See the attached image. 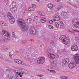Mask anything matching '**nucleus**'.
Instances as JSON below:
<instances>
[{
  "instance_id": "aec40b11",
  "label": "nucleus",
  "mask_w": 79,
  "mask_h": 79,
  "mask_svg": "<svg viewBox=\"0 0 79 79\" xmlns=\"http://www.w3.org/2000/svg\"><path fill=\"white\" fill-rule=\"evenodd\" d=\"M29 53H31L30 54V56L31 57H34L35 56L34 55V52L32 51H30L29 52Z\"/></svg>"
},
{
  "instance_id": "e433bc0d",
  "label": "nucleus",
  "mask_w": 79,
  "mask_h": 79,
  "mask_svg": "<svg viewBox=\"0 0 79 79\" xmlns=\"http://www.w3.org/2000/svg\"><path fill=\"white\" fill-rule=\"evenodd\" d=\"M48 27L49 29H53L54 28L53 27L51 26L50 25H49Z\"/></svg>"
},
{
  "instance_id": "bb28decb",
  "label": "nucleus",
  "mask_w": 79,
  "mask_h": 79,
  "mask_svg": "<svg viewBox=\"0 0 79 79\" xmlns=\"http://www.w3.org/2000/svg\"><path fill=\"white\" fill-rule=\"evenodd\" d=\"M8 77L9 79H16V78H15V77L11 76V75H9Z\"/></svg>"
},
{
  "instance_id": "de8ad7c7",
  "label": "nucleus",
  "mask_w": 79,
  "mask_h": 79,
  "mask_svg": "<svg viewBox=\"0 0 79 79\" xmlns=\"http://www.w3.org/2000/svg\"><path fill=\"white\" fill-rule=\"evenodd\" d=\"M53 21L51 20L49 21V23L50 24H53Z\"/></svg>"
},
{
  "instance_id": "cd10ccee",
  "label": "nucleus",
  "mask_w": 79,
  "mask_h": 79,
  "mask_svg": "<svg viewBox=\"0 0 79 79\" xmlns=\"http://www.w3.org/2000/svg\"><path fill=\"white\" fill-rule=\"evenodd\" d=\"M25 11H26V8H25V7H23L22 10V11H21L22 13H25Z\"/></svg>"
},
{
  "instance_id": "1a4fd4ad",
  "label": "nucleus",
  "mask_w": 79,
  "mask_h": 79,
  "mask_svg": "<svg viewBox=\"0 0 79 79\" xmlns=\"http://www.w3.org/2000/svg\"><path fill=\"white\" fill-rule=\"evenodd\" d=\"M76 67V63L74 62H71L69 65V67L70 69L74 68Z\"/></svg>"
},
{
  "instance_id": "6e6d98bb",
  "label": "nucleus",
  "mask_w": 79,
  "mask_h": 79,
  "mask_svg": "<svg viewBox=\"0 0 79 79\" xmlns=\"http://www.w3.org/2000/svg\"><path fill=\"white\" fill-rule=\"evenodd\" d=\"M55 1H56L57 2H61V0H55Z\"/></svg>"
},
{
  "instance_id": "a211bd4d",
  "label": "nucleus",
  "mask_w": 79,
  "mask_h": 79,
  "mask_svg": "<svg viewBox=\"0 0 79 79\" xmlns=\"http://www.w3.org/2000/svg\"><path fill=\"white\" fill-rule=\"evenodd\" d=\"M54 19L56 21H59V20H60V17L56 15H54Z\"/></svg>"
},
{
  "instance_id": "423d86ee",
  "label": "nucleus",
  "mask_w": 79,
  "mask_h": 79,
  "mask_svg": "<svg viewBox=\"0 0 79 79\" xmlns=\"http://www.w3.org/2000/svg\"><path fill=\"white\" fill-rule=\"evenodd\" d=\"M45 58L41 57L39 58L38 59L37 62L39 64H43L45 62Z\"/></svg>"
},
{
  "instance_id": "c9c22d12",
  "label": "nucleus",
  "mask_w": 79,
  "mask_h": 79,
  "mask_svg": "<svg viewBox=\"0 0 79 79\" xmlns=\"http://www.w3.org/2000/svg\"><path fill=\"white\" fill-rule=\"evenodd\" d=\"M55 26H56V27H60V25H59V24L56 23H55Z\"/></svg>"
},
{
  "instance_id": "c85d7f7f",
  "label": "nucleus",
  "mask_w": 79,
  "mask_h": 79,
  "mask_svg": "<svg viewBox=\"0 0 79 79\" xmlns=\"http://www.w3.org/2000/svg\"><path fill=\"white\" fill-rule=\"evenodd\" d=\"M28 10L29 11H34V10H35V9L33 8V7H31L28 8Z\"/></svg>"
},
{
  "instance_id": "09e8293b",
  "label": "nucleus",
  "mask_w": 79,
  "mask_h": 79,
  "mask_svg": "<svg viewBox=\"0 0 79 79\" xmlns=\"http://www.w3.org/2000/svg\"><path fill=\"white\" fill-rule=\"evenodd\" d=\"M68 31L69 34H72V31H71L70 30H68Z\"/></svg>"
},
{
  "instance_id": "338daca9",
  "label": "nucleus",
  "mask_w": 79,
  "mask_h": 79,
  "mask_svg": "<svg viewBox=\"0 0 79 79\" xmlns=\"http://www.w3.org/2000/svg\"><path fill=\"white\" fill-rule=\"evenodd\" d=\"M6 61H7V62H8V61H9V60H6Z\"/></svg>"
},
{
  "instance_id": "8fccbe9b",
  "label": "nucleus",
  "mask_w": 79,
  "mask_h": 79,
  "mask_svg": "<svg viewBox=\"0 0 79 79\" xmlns=\"http://www.w3.org/2000/svg\"><path fill=\"white\" fill-rule=\"evenodd\" d=\"M36 76H39V77H43L44 76V75H42V76L39 75H37Z\"/></svg>"
},
{
  "instance_id": "2f4dec72",
  "label": "nucleus",
  "mask_w": 79,
  "mask_h": 79,
  "mask_svg": "<svg viewBox=\"0 0 79 79\" xmlns=\"http://www.w3.org/2000/svg\"><path fill=\"white\" fill-rule=\"evenodd\" d=\"M52 64H55V65L57 64H58V62H57V60H54L53 62H52Z\"/></svg>"
},
{
  "instance_id": "0eeeda50",
  "label": "nucleus",
  "mask_w": 79,
  "mask_h": 79,
  "mask_svg": "<svg viewBox=\"0 0 79 79\" xmlns=\"http://www.w3.org/2000/svg\"><path fill=\"white\" fill-rule=\"evenodd\" d=\"M61 15L62 18L64 19H68V15H67L66 12L64 11H62L61 13Z\"/></svg>"
},
{
  "instance_id": "69168bd1",
  "label": "nucleus",
  "mask_w": 79,
  "mask_h": 79,
  "mask_svg": "<svg viewBox=\"0 0 79 79\" xmlns=\"http://www.w3.org/2000/svg\"><path fill=\"white\" fill-rule=\"evenodd\" d=\"M16 53H19V52H18V51H16Z\"/></svg>"
},
{
  "instance_id": "052dcab7",
  "label": "nucleus",
  "mask_w": 79,
  "mask_h": 79,
  "mask_svg": "<svg viewBox=\"0 0 79 79\" xmlns=\"http://www.w3.org/2000/svg\"><path fill=\"white\" fill-rule=\"evenodd\" d=\"M52 21H54V22H55V21H56V20L55 19H53Z\"/></svg>"
},
{
  "instance_id": "ea45409f",
  "label": "nucleus",
  "mask_w": 79,
  "mask_h": 79,
  "mask_svg": "<svg viewBox=\"0 0 79 79\" xmlns=\"http://www.w3.org/2000/svg\"><path fill=\"white\" fill-rule=\"evenodd\" d=\"M31 63H35V60H34L31 59Z\"/></svg>"
},
{
  "instance_id": "9b49d317",
  "label": "nucleus",
  "mask_w": 79,
  "mask_h": 79,
  "mask_svg": "<svg viewBox=\"0 0 79 79\" xmlns=\"http://www.w3.org/2000/svg\"><path fill=\"white\" fill-rule=\"evenodd\" d=\"M14 61L15 63H18L19 64H21L22 65H24V63L23 62H22L21 60L15 59L14 60Z\"/></svg>"
},
{
  "instance_id": "4c0bfd02",
  "label": "nucleus",
  "mask_w": 79,
  "mask_h": 79,
  "mask_svg": "<svg viewBox=\"0 0 79 79\" xmlns=\"http://www.w3.org/2000/svg\"><path fill=\"white\" fill-rule=\"evenodd\" d=\"M60 27L61 29H63V28H64L65 27V26L63 25H60Z\"/></svg>"
},
{
  "instance_id": "4d7b16f0",
  "label": "nucleus",
  "mask_w": 79,
  "mask_h": 79,
  "mask_svg": "<svg viewBox=\"0 0 79 79\" xmlns=\"http://www.w3.org/2000/svg\"><path fill=\"white\" fill-rule=\"evenodd\" d=\"M59 22L61 24H63V22L61 21H60Z\"/></svg>"
},
{
  "instance_id": "4be33fe9",
  "label": "nucleus",
  "mask_w": 79,
  "mask_h": 79,
  "mask_svg": "<svg viewBox=\"0 0 79 79\" xmlns=\"http://www.w3.org/2000/svg\"><path fill=\"white\" fill-rule=\"evenodd\" d=\"M63 7V6H59L57 7V8L56 9V11H58L59 10H60V9H61Z\"/></svg>"
},
{
  "instance_id": "c03bdc74",
  "label": "nucleus",
  "mask_w": 79,
  "mask_h": 79,
  "mask_svg": "<svg viewBox=\"0 0 79 79\" xmlns=\"http://www.w3.org/2000/svg\"><path fill=\"white\" fill-rule=\"evenodd\" d=\"M51 52V50L50 49H48L47 51V53H50Z\"/></svg>"
},
{
  "instance_id": "f3484780",
  "label": "nucleus",
  "mask_w": 79,
  "mask_h": 79,
  "mask_svg": "<svg viewBox=\"0 0 79 79\" xmlns=\"http://www.w3.org/2000/svg\"><path fill=\"white\" fill-rule=\"evenodd\" d=\"M67 4L69 5H70V6H74V7H75V8H77V7L76 6V5H74V4L71 3L69 2H67Z\"/></svg>"
},
{
  "instance_id": "3c124183",
  "label": "nucleus",
  "mask_w": 79,
  "mask_h": 79,
  "mask_svg": "<svg viewBox=\"0 0 79 79\" xmlns=\"http://www.w3.org/2000/svg\"><path fill=\"white\" fill-rule=\"evenodd\" d=\"M36 24H37L38 26H40V23L37 22L36 23Z\"/></svg>"
},
{
  "instance_id": "ddd939ff",
  "label": "nucleus",
  "mask_w": 79,
  "mask_h": 79,
  "mask_svg": "<svg viewBox=\"0 0 79 79\" xmlns=\"http://www.w3.org/2000/svg\"><path fill=\"white\" fill-rule=\"evenodd\" d=\"M19 74L18 75H17L16 76V77L17 78V79H21V77H22V76H23L21 74V72L19 71L18 70V74Z\"/></svg>"
},
{
  "instance_id": "a878e982",
  "label": "nucleus",
  "mask_w": 79,
  "mask_h": 79,
  "mask_svg": "<svg viewBox=\"0 0 79 79\" xmlns=\"http://www.w3.org/2000/svg\"><path fill=\"white\" fill-rule=\"evenodd\" d=\"M22 70H23V73H25V74H29V72L28 71L25 70V69H23Z\"/></svg>"
},
{
  "instance_id": "7ed1b4c3",
  "label": "nucleus",
  "mask_w": 79,
  "mask_h": 79,
  "mask_svg": "<svg viewBox=\"0 0 79 79\" xmlns=\"http://www.w3.org/2000/svg\"><path fill=\"white\" fill-rule=\"evenodd\" d=\"M9 19L10 20V22L11 24H13L15 22V19L13 17V15L11 14H9L7 15Z\"/></svg>"
},
{
  "instance_id": "a19ab883",
  "label": "nucleus",
  "mask_w": 79,
  "mask_h": 79,
  "mask_svg": "<svg viewBox=\"0 0 79 79\" xmlns=\"http://www.w3.org/2000/svg\"><path fill=\"white\" fill-rule=\"evenodd\" d=\"M32 6L33 8H37V6L35 4H32Z\"/></svg>"
},
{
  "instance_id": "39448f33",
  "label": "nucleus",
  "mask_w": 79,
  "mask_h": 79,
  "mask_svg": "<svg viewBox=\"0 0 79 79\" xmlns=\"http://www.w3.org/2000/svg\"><path fill=\"white\" fill-rule=\"evenodd\" d=\"M74 60L76 64H79V54H77L74 56Z\"/></svg>"
},
{
  "instance_id": "2eb2a0df",
  "label": "nucleus",
  "mask_w": 79,
  "mask_h": 79,
  "mask_svg": "<svg viewBox=\"0 0 79 79\" xmlns=\"http://www.w3.org/2000/svg\"><path fill=\"white\" fill-rule=\"evenodd\" d=\"M6 34L4 35V37L5 39L10 40V34L8 32L6 33Z\"/></svg>"
},
{
  "instance_id": "7c9ffc66",
  "label": "nucleus",
  "mask_w": 79,
  "mask_h": 79,
  "mask_svg": "<svg viewBox=\"0 0 79 79\" xmlns=\"http://www.w3.org/2000/svg\"><path fill=\"white\" fill-rule=\"evenodd\" d=\"M8 32L7 31H2V35H4L5 34V35L6 34V33H7Z\"/></svg>"
},
{
  "instance_id": "603ef678",
  "label": "nucleus",
  "mask_w": 79,
  "mask_h": 79,
  "mask_svg": "<svg viewBox=\"0 0 79 79\" xmlns=\"http://www.w3.org/2000/svg\"><path fill=\"white\" fill-rule=\"evenodd\" d=\"M13 37H14L15 38H16L17 37V36L16 35H12Z\"/></svg>"
},
{
  "instance_id": "5fc2aeb1",
  "label": "nucleus",
  "mask_w": 79,
  "mask_h": 79,
  "mask_svg": "<svg viewBox=\"0 0 79 79\" xmlns=\"http://www.w3.org/2000/svg\"><path fill=\"white\" fill-rule=\"evenodd\" d=\"M74 31L76 32H79V31H77V30H73Z\"/></svg>"
},
{
  "instance_id": "5701e85b",
  "label": "nucleus",
  "mask_w": 79,
  "mask_h": 79,
  "mask_svg": "<svg viewBox=\"0 0 79 79\" xmlns=\"http://www.w3.org/2000/svg\"><path fill=\"white\" fill-rule=\"evenodd\" d=\"M27 23H31L32 22V19H28L26 20Z\"/></svg>"
},
{
  "instance_id": "a18cd8bd",
  "label": "nucleus",
  "mask_w": 79,
  "mask_h": 79,
  "mask_svg": "<svg viewBox=\"0 0 79 79\" xmlns=\"http://www.w3.org/2000/svg\"><path fill=\"white\" fill-rule=\"evenodd\" d=\"M11 5L13 6H15V5H16V2H14L12 3Z\"/></svg>"
},
{
  "instance_id": "b1692460",
  "label": "nucleus",
  "mask_w": 79,
  "mask_h": 79,
  "mask_svg": "<svg viewBox=\"0 0 79 79\" xmlns=\"http://www.w3.org/2000/svg\"><path fill=\"white\" fill-rule=\"evenodd\" d=\"M40 21L41 23H45V22L47 21V19H46V18L43 19H41Z\"/></svg>"
},
{
  "instance_id": "4468645a",
  "label": "nucleus",
  "mask_w": 79,
  "mask_h": 79,
  "mask_svg": "<svg viewBox=\"0 0 79 79\" xmlns=\"http://www.w3.org/2000/svg\"><path fill=\"white\" fill-rule=\"evenodd\" d=\"M67 36V35H64L62 36H60L59 38V39L60 40H63V43L64 42V40H65V39L66 38Z\"/></svg>"
},
{
  "instance_id": "c756f323",
  "label": "nucleus",
  "mask_w": 79,
  "mask_h": 79,
  "mask_svg": "<svg viewBox=\"0 0 79 79\" xmlns=\"http://www.w3.org/2000/svg\"><path fill=\"white\" fill-rule=\"evenodd\" d=\"M53 4H48V8H53Z\"/></svg>"
},
{
  "instance_id": "49530a36",
  "label": "nucleus",
  "mask_w": 79,
  "mask_h": 79,
  "mask_svg": "<svg viewBox=\"0 0 79 79\" xmlns=\"http://www.w3.org/2000/svg\"><path fill=\"white\" fill-rule=\"evenodd\" d=\"M9 55L10 56V58H12V55H11V53L9 52Z\"/></svg>"
},
{
  "instance_id": "79ce46f5",
  "label": "nucleus",
  "mask_w": 79,
  "mask_h": 79,
  "mask_svg": "<svg viewBox=\"0 0 79 79\" xmlns=\"http://www.w3.org/2000/svg\"><path fill=\"white\" fill-rule=\"evenodd\" d=\"M34 19H36V20H38V19H39V17L37 16H35L34 17Z\"/></svg>"
},
{
  "instance_id": "680f3d73",
  "label": "nucleus",
  "mask_w": 79,
  "mask_h": 79,
  "mask_svg": "<svg viewBox=\"0 0 79 79\" xmlns=\"http://www.w3.org/2000/svg\"><path fill=\"white\" fill-rule=\"evenodd\" d=\"M12 35H15V32H13L12 33Z\"/></svg>"
},
{
  "instance_id": "13d9d810",
  "label": "nucleus",
  "mask_w": 79,
  "mask_h": 79,
  "mask_svg": "<svg viewBox=\"0 0 79 79\" xmlns=\"http://www.w3.org/2000/svg\"><path fill=\"white\" fill-rule=\"evenodd\" d=\"M16 74H18V70H16L15 71Z\"/></svg>"
},
{
  "instance_id": "412c9836",
  "label": "nucleus",
  "mask_w": 79,
  "mask_h": 79,
  "mask_svg": "<svg viewBox=\"0 0 79 79\" xmlns=\"http://www.w3.org/2000/svg\"><path fill=\"white\" fill-rule=\"evenodd\" d=\"M39 14L40 15H41V16H45V13L42 11H40L39 12Z\"/></svg>"
},
{
  "instance_id": "bf43d9fd",
  "label": "nucleus",
  "mask_w": 79,
  "mask_h": 79,
  "mask_svg": "<svg viewBox=\"0 0 79 79\" xmlns=\"http://www.w3.org/2000/svg\"><path fill=\"white\" fill-rule=\"evenodd\" d=\"M30 41H31V42H33L34 41V40L31 39L30 40Z\"/></svg>"
},
{
  "instance_id": "f704fd0d",
  "label": "nucleus",
  "mask_w": 79,
  "mask_h": 79,
  "mask_svg": "<svg viewBox=\"0 0 79 79\" xmlns=\"http://www.w3.org/2000/svg\"><path fill=\"white\" fill-rule=\"evenodd\" d=\"M5 42V39H1L0 40V42L1 43Z\"/></svg>"
},
{
  "instance_id": "473e14b6",
  "label": "nucleus",
  "mask_w": 79,
  "mask_h": 79,
  "mask_svg": "<svg viewBox=\"0 0 79 79\" xmlns=\"http://www.w3.org/2000/svg\"><path fill=\"white\" fill-rule=\"evenodd\" d=\"M56 43V42H55V41H54V40H52L51 44L54 46H55Z\"/></svg>"
},
{
  "instance_id": "f8f14e48",
  "label": "nucleus",
  "mask_w": 79,
  "mask_h": 79,
  "mask_svg": "<svg viewBox=\"0 0 79 79\" xmlns=\"http://www.w3.org/2000/svg\"><path fill=\"white\" fill-rule=\"evenodd\" d=\"M63 43L65 45H67L69 44V38H68L67 36L66 38L65 39Z\"/></svg>"
},
{
  "instance_id": "e2e57ef3",
  "label": "nucleus",
  "mask_w": 79,
  "mask_h": 79,
  "mask_svg": "<svg viewBox=\"0 0 79 79\" xmlns=\"http://www.w3.org/2000/svg\"><path fill=\"white\" fill-rule=\"evenodd\" d=\"M8 4V2H7V3H6L5 6H6V5H7Z\"/></svg>"
},
{
  "instance_id": "37998d69",
  "label": "nucleus",
  "mask_w": 79,
  "mask_h": 79,
  "mask_svg": "<svg viewBox=\"0 0 79 79\" xmlns=\"http://www.w3.org/2000/svg\"><path fill=\"white\" fill-rule=\"evenodd\" d=\"M60 77L61 79H65V77L64 76H60Z\"/></svg>"
},
{
  "instance_id": "58836bf2",
  "label": "nucleus",
  "mask_w": 79,
  "mask_h": 79,
  "mask_svg": "<svg viewBox=\"0 0 79 79\" xmlns=\"http://www.w3.org/2000/svg\"><path fill=\"white\" fill-rule=\"evenodd\" d=\"M48 70L49 71H50V72H52V73H55V70H49V69H48Z\"/></svg>"
},
{
  "instance_id": "393cba45",
  "label": "nucleus",
  "mask_w": 79,
  "mask_h": 79,
  "mask_svg": "<svg viewBox=\"0 0 79 79\" xmlns=\"http://www.w3.org/2000/svg\"><path fill=\"white\" fill-rule=\"evenodd\" d=\"M0 24L2 26H5L6 25V23L4 22H2V21L0 22Z\"/></svg>"
},
{
  "instance_id": "864d4df0",
  "label": "nucleus",
  "mask_w": 79,
  "mask_h": 79,
  "mask_svg": "<svg viewBox=\"0 0 79 79\" xmlns=\"http://www.w3.org/2000/svg\"><path fill=\"white\" fill-rule=\"evenodd\" d=\"M0 58H1V59H3V56H2V55L0 54Z\"/></svg>"
},
{
  "instance_id": "20e7f679",
  "label": "nucleus",
  "mask_w": 79,
  "mask_h": 79,
  "mask_svg": "<svg viewBox=\"0 0 79 79\" xmlns=\"http://www.w3.org/2000/svg\"><path fill=\"white\" fill-rule=\"evenodd\" d=\"M78 48V46H77V44H73V45L71 46V50L73 51L76 52L77 51Z\"/></svg>"
},
{
  "instance_id": "72a5a7b5",
  "label": "nucleus",
  "mask_w": 79,
  "mask_h": 79,
  "mask_svg": "<svg viewBox=\"0 0 79 79\" xmlns=\"http://www.w3.org/2000/svg\"><path fill=\"white\" fill-rule=\"evenodd\" d=\"M27 40H23L22 41L21 44H26V43H27Z\"/></svg>"
},
{
  "instance_id": "9d476101",
  "label": "nucleus",
  "mask_w": 79,
  "mask_h": 79,
  "mask_svg": "<svg viewBox=\"0 0 79 79\" xmlns=\"http://www.w3.org/2000/svg\"><path fill=\"white\" fill-rule=\"evenodd\" d=\"M35 28L34 27H32L30 30V34L32 35L33 34V35H35L36 34V31H35Z\"/></svg>"
},
{
  "instance_id": "f03ea898",
  "label": "nucleus",
  "mask_w": 79,
  "mask_h": 79,
  "mask_svg": "<svg viewBox=\"0 0 79 79\" xmlns=\"http://www.w3.org/2000/svg\"><path fill=\"white\" fill-rule=\"evenodd\" d=\"M72 23L76 28H79V18H75L73 20Z\"/></svg>"
},
{
  "instance_id": "6ab92c4d",
  "label": "nucleus",
  "mask_w": 79,
  "mask_h": 79,
  "mask_svg": "<svg viewBox=\"0 0 79 79\" xmlns=\"http://www.w3.org/2000/svg\"><path fill=\"white\" fill-rule=\"evenodd\" d=\"M20 52L22 55H27V53L25 51L23 50V49L21 50Z\"/></svg>"
},
{
  "instance_id": "774afa93",
  "label": "nucleus",
  "mask_w": 79,
  "mask_h": 79,
  "mask_svg": "<svg viewBox=\"0 0 79 79\" xmlns=\"http://www.w3.org/2000/svg\"><path fill=\"white\" fill-rule=\"evenodd\" d=\"M72 34H73V33H74L75 32L73 31H72Z\"/></svg>"
},
{
  "instance_id": "dca6fc26",
  "label": "nucleus",
  "mask_w": 79,
  "mask_h": 79,
  "mask_svg": "<svg viewBox=\"0 0 79 79\" xmlns=\"http://www.w3.org/2000/svg\"><path fill=\"white\" fill-rule=\"evenodd\" d=\"M48 55L49 58L52 59H54L55 58V56L54 54L49 53L48 54Z\"/></svg>"
},
{
  "instance_id": "6e6552de",
  "label": "nucleus",
  "mask_w": 79,
  "mask_h": 79,
  "mask_svg": "<svg viewBox=\"0 0 79 79\" xmlns=\"http://www.w3.org/2000/svg\"><path fill=\"white\" fill-rule=\"evenodd\" d=\"M69 59L68 58H66L64 60L62 61V62L61 63L62 65L64 66H66V64H68L69 63Z\"/></svg>"
},
{
  "instance_id": "f257e3e1",
  "label": "nucleus",
  "mask_w": 79,
  "mask_h": 79,
  "mask_svg": "<svg viewBox=\"0 0 79 79\" xmlns=\"http://www.w3.org/2000/svg\"><path fill=\"white\" fill-rule=\"evenodd\" d=\"M17 22L18 23L19 26L22 29V31L23 32H27V31H28V29L29 27L26 25L24 23L25 22L23 20V19H19Z\"/></svg>"
},
{
  "instance_id": "0e129e2a",
  "label": "nucleus",
  "mask_w": 79,
  "mask_h": 79,
  "mask_svg": "<svg viewBox=\"0 0 79 79\" xmlns=\"http://www.w3.org/2000/svg\"><path fill=\"white\" fill-rule=\"evenodd\" d=\"M6 71H10V70H9L8 69H6Z\"/></svg>"
}]
</instances>
